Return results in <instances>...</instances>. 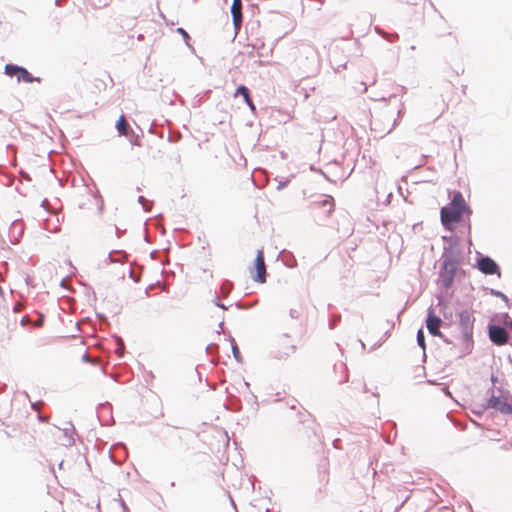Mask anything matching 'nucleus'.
I'll use <instances>...</instances> for the list:
<instances>
[{"instance_id":"nucleus-61","label":"nucleus","mask_w":512,"mask_h":512,"mask_svg":"<svg viewBox=\"0 0 512 512\" xmlns=\"http://www.w3.org/2000/svg\"><path fill=\"white\" fill-rule=\"evenodd\" d=\"M316 171L322 175L325 173L321 168L317 169Z\"/></svg>"},{"instance_id":"nucleus-18","label":"nucleus","mask_w":512,"mask_h":512,"mask_svg":"<svg viewBox=\"0 0 512 512\" xmlns=\"http://www.w3.org/2000/svg\"><path fill=\"white\" fill-rule=\"evenodd\" d=\"M213 304L218 307V308H221L223 310H227L230 306L234 305L237 309H246L247 307L245 305H243L242 302L240 301H237L235 302L234 304H230L229 306L225 305L222 301H220L219 299V296H218V293L215 291V297L214 299L212 300Z\"/></svg>"},{"instance_id":"nucleus-48","label":"nucleus","mask_w":512,"mask_h":512,"mask_svg":"<svg viewBox=\"0 0 512 512\" xmlns=\"http://www.w3.org/2000/svg\"><path fill=\"white\" fill-rule=\"evenodd\" d=\"M129 277L132 278L134 282H139V278L134 276L131 268H129Z\"/></svg>"},{"instance_id":"nucleus-53","label":"nucleus","mask_w":512,"mask_h":512,"mask_svg":"<svg viewBox=\"0 0 512 512\" xmlns=\"http://www.w3.org/2000/svg\"><path fill=\"white\" fill-rule=\"evenodd\" d=\"M392 197H393L392 193H389V194L387 195L386 199H385V204L390 203V201H391Z\"/></svg>"},{"instance_id":"nucleus-26","label":"nucleus","mask_w":512,"mask_h":512,"mask_svg":"<svg viewBox=\"0 0 512 512\" xmlns=\"http://www.w3.org/2000/svg\"><path fill=\"white\" fill-rule=\"evenodd\" d=\"M440 222L445 231H448V204L440 209Z\"/></svg>"},{"instance_id":"nucleus-31","label":"nucleus","mask_w":512,"mask_h":512,"mask_svg":"<svg viewBox=\"0 0 512 512\" xmlns=\"http://www.w3.org/2000/svg\"><path fill=\"white\" fill-rule=\"evenodd\" d=\"M341 321V315L331 314L328 320L329 329H334Z\"/></svg>"},{"instance_id":"nucleus-5","label":"nucleus","mask_w":512,"mask_h":512,"mask_svg":"<svg viewBox=\"0 0 512 512\" xmlns=\"http://www.w3.org/2000/svg\"><path fill=\"white\" fill-rule=\"evenodd\" d=\"M464 214L470 215L471 210L467 206L460 192L454 194L450 202V222L458 221Z\"/></svg>"},{"instance_id":"nucleus-4","label":"nucleus","mask_w":512,"mask_h":512,"mask_svg":"<svg viewBox=\"0 0 512 512\" xmlns=\"http://www.w3.org/2000/svg\"><path fill=\"white\" fill-rule=\"evenodd\" d=\"M444 325L443 320L436 314L433 306L428 307L425 317V326L428 333L432 336L441 338L445 343H448V338L440 331V327Z\"/></svg>"},{"instance_id":"nucleus-10","label":"nucleus","mask_w":512,"mask_h":512,"mask_svg":"<svg viewBox=\"0 0 512 512\" xmlns=\"http://www.w3.org/2000/svg\"><path fill=\"white\" fill-rule=\"evenodd\" d=\"M487 406L504 414L512 413V407L505 400L496 396H492L488 400Z\"/></svg>"},{"instance_id":"nucleus-44","label":"nucleus","mask_w":512,"mask_h":512,"mask_svg":"<svg viewBox=\"0 0 512 512\" xmlns=\"http://www.w3.org/2000/svg\"><path fill=\"white\" fill-rule=\"evenodd\" d=\"M25 283L28 287H34L33 279L29 275H26Z\"/></svg>"},{"instance_id":"nucleus-34","label":"nucleus","mask_w":512,"mask_h":512,"mask_svg":"<svg viewBox=\"0 0 512 512\" xmlns=\"http://www.w3.org/2000/svg\"><path fill=\"white\" fill-rule=\"evenodd\" d=\"M325 486L323 487H319L316 494H315V499H316V502H320L323 498H324V494H325Z\"/></svg>"},{"instance_id":"nucleus-3","label":"nucleus","mask_w":512,"mask_h":512,"mask_svg":"<svg viewBox=\"0 0 512 512\" xmlns=\"http://www.w3.org/2000/svg\"><path fill=\"white\" fill-rule=\"evenodd\" d=\"M4 74L10 78H16L18 83H41L42 79L32 75L28 69L22 65L7 63L4 66Z\"/></svg>"},{"instance_id":"nucleus-1","label":"nucleus","mask_w":512,"mask_h":512,"mask_svg":"<svg viewBox=\"0 0 512 512\" xmlns=\"http://www.w3.org/2000/svg\"><path fill=\"white\" fill-rule=\"evenodd\" d=\"M443 252L439 260V272L436 279L438 305H440V313L444 319H448V235H442Z\"/></svg>"},{"instance_id":"nucleus-46","label":"nucleus","mask_w":512,"mask_h":512,"mask_svg":"<svg viewBox=\"0 0 512 512\" xmlns=\"http://www.w3.org/2000/svg\"><path fill=\"white\" fill-rule=\"evenodd\" d=\"M397 191H398V193H399V194L404 198V200H405V201H407V195H404V193H403V188H402V186H401V185H398V186H397Z\"/></svg>"},{"instance_id":"nucleus-38","label":"nucleus","mask_w":512,"mask_h":512,"mask_svg":"<svg viewBox=\"0 0 512 512\" xmlns=\"http://www.w3.org/2000/svg\"><path fill=\"white\" fill-rule=\"evenodd\" d=\"M374 31L379 35L381 36L383 39L385 37H387V32L385 30H383L382 28H380L379 26H375L374 27Z\"/></svg>"},{"instance_id":"nucleus-39","label":"nucleus","mask_w":512,"mask_h":512,"mask_svg":"<svg viewBox=\"0 0 512 512\" xmlns=\"http://www.w3.org/2000/svg\"><path fill=\"white\" fill-rule=\"evenodd\" d=\"M289 315H290V317H291V318H293V319H298V318L300 317L301 313H300V311H299V310H297V309H290V311H289Z\"/></svg>"},{"instance_id":"nucleus-36","label":"nucleus","mask_w":512,"mask_h":512,"mask_svg":"<svg viewBox=\"0 0 512 512\" xmlns=\"http://www.w3.org/2000/svg\"><path fill=\"white\" fill-rule=\"evenodd\" d=\"M115 342L117 344L116 352L124 349V342L120 336L114 335Z\"/></svg>"},{"instance_id":"nucleus-30","label":"nucleus","mask_w":512,"mask_h":512,"mask_svg":"<svg viewBox=\"0 0 512 512\" xmlns=\"http://www.w3.org/2000/svg\"><path fill=\"white\" fill-rule=\"evenodd\" d=\"M195 436H196V434L193 431H191V430H184V431H182L181 433H179L177 435V438L179 440H181V441L182 440L189 441L192 438H194Z\"/></svg>"},{"instance_id":"nucleus-25","label":"nucleus","mask_w":512,"mask_h":512,"mask_svg":"<svg viewBox=\"0 0 512 512\" xmlns=\"http://www.w3.org/2000/svg\"><path fill=\"white\" fill-rule=\"evenodd\" d=\"M244 397H245L246 402L249 405H251L254 412L257 413L258 407H259L257 396L254 393H252L251 391H248Z\"/></svg>"},{"instance_id":"nucleus-33","label":"nucleus","mask_w":512,"mask_h":512,"mask_svg":"<svg viewBox=\"0 0 512 512\" xmlns=\"http://www.w3.org/2000/svg\"><path fill=\"white\" fill-rule=\"evenodd\" d=\"M311 414L309 412L299 413V422L305 424L307 422L313 424V420L311 419Z\"/></svg>"},{"instance_id":"nucleus-8","label":"nucleus","mask_w":512,"mask_h":512,"mask_svg":"<svg viewBox=\"0 0 512 512\" xmlns=\"http://www.w3.org/2000/svg\"><path fill=\"white\" fill-rule=\"evenodd\" d=\"M478 269L484 274H495L499 273L498 265L494 260L489 257H482L477 262Z\"/></svg>"},{"instance_id":"nucleus-57","label":"nucleus","mask_w":512,"mask_h":512,"mask_svg":"<svg viewBox=\"0 0 512 512\" xmlns=\"http://www.w3.org/2000/svg\"><path fill=\"white\" fill-rule=\"evenodd\" d=\"M323 176L331 183H334L335 181L330 179L326 173L323 174Z\"/></svg>"},{"instance_id":"nucleus-7","label":"nucleus","mask_w":512,"mask_h":512,"mask_svg":"<svg viewBox=\"0 0 512 512\" xmlns=\"http://www.w3.org/2000/svg\"><path fill=\"white\" fill-rule=\"evenodd\" d=\"M489 337L491 341L496 345H504L508 342V333L507 331L497 325H490L489 326Z\"/></svg>"},{"instance_id":"nucleus-28","label":"nucleus","mask_w":512,"mask_h":512,"mask_svg":"<svg viewBox=\"0 0 512 512\" xmlns=\"http://www.w3.org/2000/svg\"><path fill=\"white\" fill-rule=\"evenodd\" d=\"M253 266H266L263 249L257 250Z\"/></svg>"},{"instance_id":"nucleus-12","label":"nucleus","mask_w":512,"mask_h":512,"mask_svg":"<svg viewBox=\"0 0 512 512\" xmlns=\"http://www.w3.org/2000/svg\"><path fill=\"white\" fill-rule=\"evenodd\" d=\"M232 22L235 27L240 26L243 20L242 16V0H233L230 7Z\"/></svg>"},{"instance_id":"nucleus-15","label":"nucleus","mask_w":512,"mask_h":512,"mask_svg":"<svg viewBox=\"0 0 512 512\" xmlns=\"http://www.w3.org/2000/svg\"><path fill=\"white\" fill-rule=\"evenodd\" d=\"M115 129L118 133V136L128 135V131L132 129L126 122L124 114H121L118 120L116 121Z\"/></svg>"},{"instance_id":"nucleus-20","label":"nucleus","mask_w":512,"mask_h":512,"mask_svg":"<svg viewBox=\"0 0 512 512\" xmlns=\"http://www.w3.org/2000/svg\"><path fill=\"white\" fill-rule=\"evenodd\" d=\"M212 91L210 89L204 91L203 93H199L195 96L192 107L197 108L202 105V103L210 98Z\"/></svg>"},{"instance_id":"nucleus-55","label":"nucleus","mask_w":512,"mask_h":512,"mask_svg":"<svg viewBox=\"0 0 512 512\" xmlns=\"http://www.w3.org/2000/svg\"><path fill=\"white\" fill-rule=\"evenodd\" d=\"M47 203H48V200H47V199H43V200H42V202H41V206H42L45 210H47V208H46V204H47Z\"/></svg>"},{"instance_id":"nucleus-11","label":"nucleus","mask_w":512,"mask_h":512,"mask_svg":"<svg viewBox=\"0 0 512 512\" xmlns=\"http://www.w3.org/2000/svg\"><path fill=\"white\" fill-rule=\"evenodd\" d=\"M231 389H235L233 385L227 386L225 388V392L228 398V404L226 405V409L234 412H238L242 408V403L238 397L234 395Z\"/></svg>"},{"instance_id":"nucleus-49","label":"nucleus","mask_w":512,"mask_h":512,"mask_svg":"<svg viewBox=\"0 0 512 512\" xmlns=\"http://www.w3.org/2000/svg\"><path fill=\"white\" fill-rule=\"evenodd\" d=\"M295 350H296V346H294V345L290 346V347H289V351H290V352H285V353H284L285 357L289 356V354H290V353H294V352H295Z\"/></svg>"},{"instance_id":"nucleus-40","label":"nucleus","mask_w":512,"mask_h":512,"mask_svg":"<svg viewBox=\"0 0 512 512\" xmlns=\"http://www.w3.org/2000/svg\"><path fill=\"white\" fill-rule=\"evenodd\" d=\"M288 183H289V179L280 180V181L278 182V185H277V188H276V189H277L278 191H280V190H282L283 188H285V187L288 185Z\"/></svg>"},{"instance_id":"nucleus-29","label":"nucleus","mask_w":512,"mask_h":512,"mask_svg":"<svg viewBox=\"0 0 512 512\" xmlns=\"http://www.w3.org/2000/svg\"><path fill=\"white\" fill-rule=\"evenodd\" d=\"M430 385H438L443 394L448 397V385L443 382H437L435 379H427L426 381Z\"/></svg>"},{"instance_id":"nucleus-45","label":"nucleus","mask_w":512,"mask_h":512,"mask_svg":"<svg viewBox=\"0 0 512 512\" xmlns=\"http://www.w3.org/2000/svg\"><path fill=\"white\" fill-rule=\"evenodd\" d=\"M137 201L142 205L143 209L146 210L145 202H147V199L144 196H139Z\"/></svg>"},{"instance_id":"nucleus-19","label":"nucleus","mask_w":512,"mask_h":512,"mask_svg":"<svg viewBox=\"0 0 512 512\" xmlns=\"http://www.w3.org/2000/svg\"><path fill=\"white\" fill-rule=\"evenodd\" d=\"M69 428H64V437L66 438V444L67 446H72L75 443V439L73 435L76 433L75 427L72 422H69Z\"/></svg>"},{"instance_id":"nucleus-64","label":"nucleus","mask_w":512,"mask_h":512,"mask_svg":"<svg viewBox=\"0 0 512 512\" xmlns=\"http://www.w3.org/2000/svg\"><path fill=\"white\" fill-rule=\"evenodd\" d=\"M248 55H249L250 57H254V52H253V51H251V52H249V54H248Z\"/></svg>"},{"instance_id":"nucleus-50","label":"nucleus","mask_w":512,"mask_h":512,"mask_svg":"<svg viewBox=\"0 0 512 512\" xmlns=\"http://www.w3.org/2000/svg\"><path fill=\"white\" fill-rule=\"evenodd\" d=\"M155 284H150L146 289H145V295L146 296H150V289H152L154 287Z\"/></svg>"},{"instance_id":"nucleus-35","label":"nucleus","mask_w":512,"mask_h":512,"mask_svg":"<svg viewBox=\"0 0 512 512\" xmlns=\"http://www.w3.org/2000/svg\"><path fill=\"white\" fill-rule=\"evenodd\" d=\"M405 112L404 104L401 103V108L397 111V118L394 120L393 127L398 125V121L403 117Z\"/></svg>"},{"instance_id":"nucleus-54","label":"nucleus","mask_w":512,"mask_h":512,"mask_svg":"<svg viewBox=\"0 0 512 512\" xmlns=\"http://www.w3.org/2000/svg\"><path fill=\"white\" fill-rule=\"evenodd\" d=\"M39 401H36L34 403H31V408L34 410V411H38V408H37V405H38Z\"/></svg>"},{"instance_id":"nucleus-13","label":"nucleus","mask_w":512,"mask_h":512,"mask_svg":"<svg viewBox=\"0 0 512 512\" xmlns=\"http://www.w3.org/2000/svg\"><path fill=\"white\" fill-rule=\"evenodd\" d=\"M460 324L463 327L465 335H467L472 330V326L474 323V317L471 311L463 310L459 313Z\"/></svg>"},{"instance_id":"nucleus-63","label":"nucleus","mask_w":512,"mask_h":512,"mask_svg":"<svg viewBox=\"0 0 512 512\" xmlns=\"http://www.w3.org/2000/svg\"><path fill=\"white\" fill-rule=\"evenodd\" d=\"M223 325H224V322H223V321H221V322L219 323V325H218V326H219V328H220L221 330L223 329Z\"/></svg>"},{"instance_id":"nucleus-62","label":"nucleus","mask_w":512,"mask_h":512,"mask_svg":"<svg viewBox=\"0 0 512 512\" xmlns=\"http://www.w3.org/2000/svg\"><path fill=\"white\" fill-rule=\"evenodd\" d=\"M316 171L322 175L325 173L321 168L317 169Z\"/></svg>"},{"instance_id":"nucleus-43","label":"nucleus","mask_w":512,"mask_h":512,"mask_svg":"<svg viewBox=\"0 0 512 512\" xmlns=\"http://www.w3.org/2000/svg\"><path fill=\"white\" fill-rule=\"evenodd\" d=\"M20 175L22 177L23 180L25 181H31V176L29 175V173H27L26 171H24L23 169L20 170Z\"/></svg>"},{"instance_id":"nucleus-47","label":"nucleus","mask_w":512,"mask_h":512,"mask_svg":"<svg viewBox=\"0 0 512 512\" xmlns=\"http://www.w3.org/2000/svg\"><path fill=\"white\" fill-rule=\"evenodd\" d=\"M124 232H125V230L122 231L117 226H115V233H116V237L117 238H120L123 235Z\"/></svg>"},{"instance_id":"nucleus-21","label":"nucleus","mask_w":512,"mask_h":512,"mask_svg":"<svg viewBox=\"0 0 512 512\" xmlns=\"http://www.w3.org/2000/svg\"><path fill=\"white\" fill-rule=\"evenodd\" d=\"M127 256V253L123 250H113L108 254V261L110 263L121 262Z\"/></svg>"},{"instance_id":"nucleus-56","label":"nucleus","mask_w":512,"mask_h":512,"mask_svg":"<svg viewBox=\"0 0 512 512\" xmlns=\"http://www.w3.org/2000/svg\"><path fill=\"white\" fill-rule=\"evenodd\" d=\"M82 361L88 362V354L87 353H84V355L82 356Z\"/></svg>"},{"instance_id":"nucleus-16","label":"nucleus","mask_w":512,"mask_h":512,"mask_svg":"<svg viewBox=\"0 0 512 512\" xmlns=\"http://www.w3.org/2000/svg\"><path fill=\"white\" fill-rule=\"evenodd\" d=\"M281 254L283 255L282 262L287 268H295L297 266V259L292 252L283 250Z\"/></svg>"},{"instance_id":"nucleus-32","label":"nucleus","mask_w":512,"mask_h":512,"mask_svg":"<svg viewBox=\"0 0 512 512\" xmlns=\"http://www.w3.org/2000/svg\"><path fill=\"white\" fill-rule=\"evenodd\" d=\"M233 357L237 363H243V357L237 344H233L231 347Z\"/></svg>"},{"instance_id":"nucleus-59","label":"nucleus","mask_w":512,"mask_h":512,"mask_svg":"<svg viewBox=\"0 0 512 512\" xmlns=\"http://www.w3.org/2000/svg\"><path fill=\"white\" fill-rule=\"evenodd\" d=\"M63 464H64V460H61L60 463L58 464L59 469H62Z\"/></svg>"},{"instance_id":"nucleus-41","label":"nucleus","mask_w":512,"mask_h":512,"mask_svg":"<svg viewBox=\"0 0 512 512\" xmlns=\"http://www.w3.org/2000/svg\"><path fill=\"white\" fill-rule=\"evenodd\" d=\"M118 496L119 498H121L120 494ZM119 503L123 512H130L129 507L127 506L126 502L123 499H119Z\"/></svg>"},{"instance_id":"nucleus-58","label":"nucleus","mask_w":512,"mask_h":512,"mask_svg":"<svg viewBox=\"0 0 512 512\" xmlns=\"http://www.w3.org/2000/svg\"><path fill=\"white\" fill-rule=\"evenodd\" d=\"M358 342L361 344L362 349H365V343L360 339L358 340Z\"/></svg>"},{"instance_id":"nucleus-9","label":"nucleus","mask_w":512,"mask_h":512,"mask_svg":"<svg viewBox=\"0 0 512 512\" xmlns=\"http://www.w3.org/2000/svg\"><path fill=\"white\" fill-rule=\"evenodd\" d=\"M237 96L243 97L244 103L249 107V109L252 112H254L256 110V106L251 97V91L246 85L240 84L236 87L235 92H234V97H237Z\"/></svg>"},{"instance_id":"nucleus-42","label":"nucleus","mask_w":512,"mask_h":512,"mask_svg":"<svg viewBox=\"0 0 512 512\" xmlns=\"http://www.w3.org/2000/svg\"><path fill=\"white\" fill-rule=\"evenodd\" d=\"M224 335L226 336V339L229 341L231 347L233 346V344H237L235 339L233 338V336L229 333V332H224Z\"/></svg>"},{"instance_id":"nucleus-2","label":"nucleus","mask_w":512,"mask_h":512,"mask_svg":"<svg viewBox=\"0 0 512 512\" xmlns=\"http://www.w3.org/2000/svg\"><path fill=\"white\" fill-rule=\"evenodd\" d=\"M310 209L314 212L317 223L326 222L335 210V200L331 195H322L321 200L310 203Z\"/></svg>"},{"instance_id":"nucleus-52","label":"nucleus","mask_w":512,"mask_h":512,"mask_svg":"<svg viewBox=\"0 0 512 512\" xmlns=\"http://www.w3.org/2000/svg\"><path fill=\"white\" fill-rule=\"evenodd\" d=\"M242 384H243V386L245 387V389L247 390V392H248V391H250V390H249V389H250V383H249V382H247V381H245V380L243 379Z\"/></svg>"},{"instance_id":"nucleus-23","label":"nucleus","mask_w":512,"mask_h":512,"mask_svg":"<svg viewBox=\"0 0 512 512\" xmlns=\"http://www.w3.org/2000/svg\"><path fill=\"white\" fill-rule=\"evenodd\" d=\"M416 341H417V345L423 350V357L426 356V342H425V334H424V330H423V327H420L418 330H417V333H416Z\"/></svg>"},{"instance_id":"nucleus-6","label":"nucleus","mask_w":512,"mask_h":512,"mask_svg":"<svg viewBox=\"0 0 512 512\" xmlns=\"http://www.w3.org/2000/svg\"><path fill=\"white\" fill-rule=\"evenodd\" d=\"M24 231H25L24 222L20 219L14 220L10 224L9 231H8L10 243L12 245L18 244L24 235Z\"/></svg>"},{"instance_id":"nucleus-27","label":"nucleus","mask_w":512,"mask_h":512,"mask_svg":"<svg viewBox=\"0 0 512 512\" xmlns=\"http://www.w3.org/2000/svg\"><path fill=\"white\" fill-rule=\"evenodd\" d=\"M220 290L224 296H227L233 290V282L230 280H223L220 286Z\"/></svg>"},{"instance_id":"nucleus-51","label":"nucleus","mask_w":512,"mask_h":512,"mask_svg":"<svg viewBox=\"0 0 512 512\" xmlns=\"http://www.w3.org/2000/svg\"><path fill=\"white\" fill-rule=\"evenodd\" d=\"M313 435L317 438V440L321 443L320 436L318 435L316 429L314 427L311 428Z\"/></svg>"},{"instance_id":"nucleus-37","label":"nucleus","mask_w":512,"mask_h":512,"mask_svg":"<svg viewBox=\"0 0 512 512\" xmlns=\"http://www.w3.org/2000/svg\"><path fill=\"white\" fill-rule=\"evenodd\" d=\"M384 39L386 41L390 42V43H393V42H395L396 40L399 39V35L396 32H394V33H387V37H385Z\"/></svg>"},{"instance_id":"nucleus-24","label":"nucleus","mask_w":512,"mask_h":512,"mask_svg":"<svg viewBox=\"0 0 512 512\" xmlns=\"http://www.w3.org/2000/svg\"><path fill=\"white\" fill-rule=\"evenodd\" d=\"M333 369L335 372L340 371V372L344 373V377L339 379V381H338L339 384H343L348 381V369H347V366L345 363H343V362L336 363V364H334Z\"/></svg>"},{"instance_id":"nucleus-17","label":"nucleus","mask_w":512,"mask_h":512,"mask_svg":"<svg viewBox=\"0 0 512 512\" xmlns=\"http://www.w3.org/2000/svg\"><path fill=\"white\" fill-rule=\"evenodd\" d=\"M137 128L140 130V134L139 133H136L133 129L129 130L128 131V135H124L129 143L132 145V146H141V142H140V137L143 136V131L142 129L137 126Z\"/></svg>"},{"instance_id":"nucleus-60","label":"nucleus","mask_w":512,"mask_h":512,"mask_svg":"<svg viewBox=\"0 0 512 512\" xmlns=\"http://www.w3.org/2000/svg\"><path fill=\"white\" fill-rule=\"evenodd\" d=\"M408 498H409V496H406L405 499L401 502L400 506L404 505V503L407 501Z\"/></svg>"},{"instance_id":"nucleus-22","label":"nucleus","mask_w":512,"mask_h":512,"mask_svg":"<svg viewBox=\"0 0 512 512\" xmlns=\"http://www.w3.org/2000/svg\"><path fill=\"white\" fill-rule=\"evenodd\" d=\"M177 33H179L182 38H183V41L185 43V45L191 50L192 53H195V49L193 47V45L191 44V36L188 34V32L183 28V27H178L176 29Z\"/></svg>"},{"instance_id":"nucleus-14","label":"nucleus","mask_w":512,"mask_h":512,"mask_svg":"<svg viewBox=\"0 0 512 512\" xmlns=\"http://www.w3.org/2000/svg\"><path fill=\"white\" fill-rule=\"evenodd\" d=\"M253 281L263 284L267 280L266 266H253L250 270Z\"/></svg>"}]
</instances>
